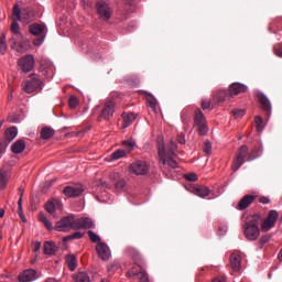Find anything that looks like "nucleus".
Returning a JSON list of instances; mask_svg holds the SVG:
<instances>
[{
    "label": "nucleus",
    "instance_id": "1",
    "mask_svg": "<svg viewBox=\"0 0 282 282\" xmlns=\"http://www.w3.org/2000/svg\"><path fill=\"white\" fill-rule=\"evenodd\" d=\"M175 151H177V144L173 141H170L166 147H164V144H159V162H161L164 167H166L167 164L170 169H177V161H175L177 154L175 153Z\"/></svg>",
    "mask_w": 282,
    "mask_h": 282
},
{
    "label": "nucleus",
    "instance_id": "2",
    "mask_svg": "<svg viewBox=\"0 0 282 282\" xmlns=\"http://www.w3.org/2000/svg\"><path fill=\"white\" fill-rule=\"evenodd\" d=\"M259 224H261V216L256 214L247 218L245 223V237L249 241H257L261 231L259 230Z\"/></svg>",
    "mask_w": 282,
    "mask_h": 282
},
{
    "label": "nucleus",
    "instance_id": "3",
    "mask_svg": "<svg viewBox=\"0 0 282 282\" xmlns=\"http://www.w3.org/2000/svg\"><path fill=\"white\" fill-rule=\"evenodd\" d=\"M43 89V80H41V76L37 74H31L29 79L23 84V91L25 94H34L36 91H41Z\"/></svg>",
    "mask_w": 282,
    "mask_h": 282
},
{
    "label": "nucleus",
    "instance_id": "4",
    "mask_svg": "<svg viewBox=\"0 0 282 282\" xmlns=\"http://www.w3.org/2000/svg\"><path fill=\"white\" fill-rule=\"evenodd\" d=\"M12 13L17 21H23V23H30V21L34 19V11H32V9H21L19 8V4H14Z\"/></svg>",
    "mask_w": 282,
    "mask_h": 282
},
{
    "label": "nucleus",
    "instance_id": "5",
    "mask_svg": "<svg viewBox=\"0 0 282 282\" xmlns=\"http://www.w3.org/2000/svg\"><path fill=\"white\" fill-rule=\"evenodd\" d=\"M55 228L58 232H69V230H76V218L74 215L65 216L56 223Z\"/></svg>",
    "mask_w": 282,
    "mask_h": 282
},
{
    "label": "nucleus",
    "instance_id": "6",
    "mask_svg": "<svg viewBox=\"0 0 282 282\" xmlns=\"http://www.w3.org/2000/svg\"><path fill=\"white\" fill-rule=\"evenodd\" d=\"M250 154L248 153V145H241L236 154V158L232 161L231 169L234 172L239 171L241 166L246 163V159H248Z\"/></svg>",
    "mask_w": 282,
    "mask_h": 282
},
{
    "label": "nucleus",
    "instance_id": "7",
    "mask_svg": "<svg viewBox=\"0 0 282 282\" xmlns=\"http://www.w3.org/2000/svg\"><path fill=\"white\" fill-rule=\"evenodd\" d=\"M29 32L33 36H40L33 40V45H35L36 47H41V45H43V41H45V26L39 23H33L29 26Z\"/></svg>",
    "mask_w": 282,
    "mask_h": 282
},
{
    "label": "nucleus",
    "instance_id": "8",
    "mask_svg": "<svg viewBox=\"0 0 282 282\" xmlns=\"http://www.w3.org/2000/svg\"><path fill=\"white\" fill-rule=\"evenodd\" d=\"M194 124L197 127L199 135H206L208 133L206 117H204V112L200 109L195 110Z\"/></svg>",
    "mask_w": 282,
    "mask_h": 282
},
{
    "label": "nucleus",
    "instance_id": "9",
    "mask_svg": "<svg viewBox=\"0 0 282 282\" xmlns=\"http://www.w3.org/2000/svg\"><path fill=\"white\" fill-rule=\"evenodd\" d=\"M18 65L24 74L32 72V69H34V55H25L21 57Z\"/></svg>",
    "mask_w": 282,
    "mask_h": 282
},
{
    "label": "nucleus",
    "instance_id": "10",
    "mask_svg": "<svg viewBox=\"0 0 282 282\" xmlns=\"http://www.w3.org/2000/svg\"><path fill=\"white\" fill-rule=\"evenodd\" d=\"M256 97L258 98V101L260 102V107H261L262 111H264L265 116L268 118H270V116L272 113V104L270 102V99H268V97L261 91H258L256 94Z\"/></svg>",
    "mask_w": 282,
    "mask_h": 282
},
{
    "label": "nucleus",
    "instance_id": "11",
    "mask_svg": "<svg viewBox=\"0 0 282 282\" xmlns=\"http://www.w3.org/2000/svg\"><path fill=\"white\" fill-rule=\"evenodd\" d=\"M129 169L130 173L134 175H147L149 173V164L145 161H135Z\"/></svg>",
    "mask_w": 282,
    "mask_h": 282
},
{
    "label": "nucleus",
    "instance_id": "12",
    "mask_svg": "<svg viewBox=\"0 0 282 282\" xmlns=\"http://www.w3.org/2000/svg\"><path fill=\"white\" fill-rule=\"evenodd\" d=\"M116 111V102L107 101L104 105L101 113L99 116V120H111L113 118V112Z\"/></svg>",
    "mask_w": 282,
    "mask_h": 282
},
{
    "label": "nucleus",
    "instance_id": "13",
    "mask_svg": "<svg viewBox=\"0 0 282 282\" xmlns=\"http://www.w3.org/2000/svg\"><path fill=\"white\" fill-rule=\"evenodd\" d=\"M96 8L99 19L102 21H109L111 19V9H109V6L106 2H97Z\"/></svg>",
    "mask_w": 282,
    "mask_h": 282
},
{
    "label": "nucleus",
    "instance_id": "14",
    "mask_svg": "<svg viewBox=\"0 0 282 282\" xmlns=\"http://www.w3.org/2000/svg\"><path fill=\"white\" fill-rule=\"evenodd\" d=\"M36 279H39V273L34 269H26L18 276V281L20 282H34Z\"/></svg>",
    "mask_w": 282,
    "mask_h": 282
},
{
    "label": "nucleus",
    "instance_id": "15",
    "mask_svg": "<svg viewBox=\"0 0 282 282\" xmlns=\"http://www.w3.org/2000/svg\"><path fill=\"white\" fill-rule=\"evenodd\" d=\"M96 252L102 261H109V258L111 257V250H109V246L105 242L97 243Z\"/></svg>",
    "mask_w": 282,
    "mask_h": 282
},
{
    "label": "nucleus",
    "instance_id": "16",
    "mask_svg": "<svg viewBox=\"0 0 282 282\" xmlns=\"http://www.w3.org/2000/svg\"><path fill=\"white\" fill-rule=\"evenodd\" d=\"M254 199H257V196L247 194L245 195L237 204L236 209L237 210H246L247 208H250L252 204H254Z\"/></svg>",
    "mask_w": 282,
    "mask_h": 282
},
{
    "label": "nucleus",
    "instance_id": "17",
    "mask_svg": "<svg viewBox=\"0 0 282 282\" xmlns=\"http://www.w3.org/2000/svg\"><path fill=\"white\" fill-rule=\"evenodd\" d=\"M83 185H72V186H66L63 189V193L66 197H79V195H83L84 193Z\"/></svg>",
    "mask_w": 282,
    "mask_h": 282
},
{
    "label": "nucleus",
    "instance_id": "18",
    "mask_svg": "<svg viewBox=\"0 0 282 282\" xmlns=\"http://www.w3.org/2000/svg\"><path fill=\"white\" fill-rule=\"evenodd\" d=\"M94 228V220L91 218H78L75 219V230H83Z\"/></svg>",
    "mask_w": 282,
    "mask_h": 282
},
{
    "label": "nucleus",
    "instance_id": "19",
    "mask_svg": "<svg viewBox=\"0 0 282 282\" xmlns=\"http://www.w3.org/2000/svg\"><path fill=\"white\" fill-rule=\"evenodd\" d=\"M191 193L197 195V197H208V195H210V189L202 185H192Z\"/></svg>",
    "mask_w": 282,
    "mask_h": 282
},
{
    "label": "nucleus",
    "instance_id": "20",
    "mask_svg": "<svg viewBox=\"0 0 282 282\" xmlns=\"http://www.w3.org/2000/svg\"><path fill=\"white\" fill-rule=\"evenodd\" d=\"M230 265L231 269L234 270V272H239V270H241V254L234 252L231 253L230 258Z\"/></svg>",
    "mask_w": 282,
    "mask_h": 282
},
{
    "label": "nucleus",
    "instance_id": "21",
    "mask_svg": "<svg viewBox=\"0 0 282 282\" xmlns=\"http://www.w3.org/2000/svg\"><path fill=\"white\" fill-rule=\"evenodd\" d=\"M246 89H247L246 85H242L240 83H234L229 86V95L239 96V94H243Z\"/></svg>",
    "mask_w": 282,
    "mask_h": 282
},
{
    "label": "nucleus",
    "instance_id": "22",
    "mask_svg": "<svg viewBox=\"0 0 282 282\" xmlns=\"http://www.w3.org/2000/svg\"><path fill=\"white\" fill-rule=\"evenodd\" d=\"M11 151L12 153H15V154L23 153V151H25V141H23L22 139L17 140L11 145Z\"/></svg>",
    "mask_w": 282,
    "mask_h": 282
},
{
    "label": "nucleus",
    "instance_id": "23",
    "mask_svg": "<svg viewBox=\"0 0 282 282\" xmlns=\"http://www.w3.org/2000/svg\"><path fill=\"white\" fill-rule=\"evenodd\" d=\"M19 133V130H17V127H11L4 131V138L7 140V144H10L14 138H17Z\"/></svg>",
    "mask_w": 282,
    "mask_h": 282
},
{
    "label": "nucleus",
    "instance_id": "24",
    "mask_svg": "<svg viewBox=\"0 0 282 282\" xmlns=\"http://www.w3.org/2000/svg\"><path fill=\"white\" fill-rule=\"evenodd\" d=\"M263 153V148L261 145L254 147L247 158V162H252V160H257Z\"/></svg>",
    "mask_w": 282,
    "mask_h": 282
},
{
    "label": "nucleus",
    "instance_id": "25",
    "mask_svg": "<svg viewBox=\"0 0 282 282\" xmlns=\"http://www.w3.org/2000/svg\"><path fill=\"white\" fill-rule=\"evenodd\" d=\"M44 254H56V251L58 250V247L52 241H45L44 242Z\"/></svg>",
    "mask_w": 282,
    "mask_h": 282
},
{
    "label": "nucleus",
    "instance_id": "26",
    "mask_svg": "<svg viewBox=\"0 0 282 282\" xmlns=\"http://www.w3.org/2000/svg\"><path fill=\"white\" fill-rule=\"evenodd\" d=\"M121 118H123L122 128L127 129V127H130L131 122H133V120H135V115H133L131 112L130 113L123 112L121 115Z\"/></svg>",
    "mask_w": 282,
    "mask_h": 282
},
{
    "label": "nucleus",
    "instance_id": "27",
    "mask_svg": "<svg viewBox=\"0 0 282 282\" xmlns=\"http://www.w3.org/2000/svg\"><path fill=\"white\" fill-rule=\"evenodd\" d=\"M57 206H61V202L57 199H51L46 203L45 209L50 213V215H54Z\"/></svg>",
    "mask_w": 282,
    "mask_h": 282
},
{
    "label": "nucleus",
    "instance_id": "28",
    "mask_svg": "<svg viewBox=\"0 0 282 282\" xmlns=\"http://www.w3.org/2000/svg\"><path fill=\"white\" fill-rule=\"evenodd\" d=\"M10 177L8 176V171L6 170H0V191L6 189L8 186Z\"/></svg>",
    "mask_w": 282,
    "mask_h": 282
},
{
    "label": "nucleus",
    "instance_id": "29",
    "mask_svg": "<svg viewBox=\"0 0 282 282\" xmlns=\"http://www.w3.org/2000/svg\"><path fill=\"white\" fill-rule=\"evenodd\" d=\"M73 281L75 282H91L87 272H78L73 274Z\"/></svg>",
    "mask_w": 282,
    "mask_h": 282
},
{
    "label": "nucleus",
    "instance_id": "30",
    "mask_svg": "<svg viewBox=\"0 0 282 282\" xmlns=\"http://www.w3.org/2000/svg\"><path fill=\"white\" fill-rule=\"evenodd\" d=\"M42 140H50V138H54V129L50 127H44L41 130Z\"/></svg>",
    "mask_w": 282,
    "mask_h": 282
},
{
    "label": "nucleus",
    "instance_id": "31",
    "mask_svg": "<svg viewBox=\"0 0 282 282\" xmlns=\"http://www.w3.org/2000/svg\"><path fill=\"white\" fill-rule=\"evenodd\" d=\"M83 237H85L83 231H75L74 234L64 237L63 242L67 243V241H72L73 239H83Z\"/></svg>",
    "mask_w": 282,
    "mask_h": 282
},
{
    "label": "nucleus",
    "instance_id": "32",
    "mask_svg": "<svg viewBox=\"0 0 282 282\" xmlns=\"http://www.w3.org/2000/svg\"><path fill=\"white\" fill-rule=\"evenodd\" d=\"M39 219L41 224L46 227V230H54V226L52 225L50 219H47V216H45V214H40Z\"/></svg>",
    "mask_w": 282,
    "mask_h": 282
},
{
    "label": "nucleus",
    "instance_id": "33",
    "mask_svg": "<svg viewBox=\"0 0 282 282\" xmlns=\"http://www.w3.org/2000/svg\"><path fill=\"white\" fill-rule=\"evenodd\" d=\"M144 95L149 107H151V109H155V107H158V99H155V97L149 93H144Z\"/></svg>",
    "mask_w": 282,
    "mask_h": 282
},
{
    "label": "nucleus",
    "instance_id": "34",
    "mask_svg": "<svg viewBox=\"0 0 282 282\" xmlns=\"http://www.w3.org/2000/svg\"><path fill=\"white\" fill-rule=\"evenodd\" d=\"M126 252L134 259V261H140V251L133 247H127Z\"/></svg>",
    "mask_w": 282,
    "mask_h": 282
},
{
    "label": "nucleus",
    "instance_id": "35",
    "mask_svg": "<svg viewBox=\"0 0 282 282\" xmlns=\"http://www.w3.org/2000/svg\"><path fill=\"white\" fill-rule=\"evenodd\" d=\"M66 263L72 272L76 270V256L70 254L66 257Z\"/></svg>",
    "mask_w": 282,
    "mask_h": 282
},
{
    "label": "nucleus",
    "instance_id": "36",
    "mask_svg": "<svg viewBox=\"0 0 282 282\" xmlns=\"http://www.w3.org/2000/svg\"><path fill=\"white\" fill-rule=\"evenodd\" d=\"M140 273H142V269L133 267L131 270L127 272V276L128 279H135L137 276H140Z\"/></svg>",
    "mask_w": 282,
    "mask_h": 282
},
{
    "label": "nucleus",
    "instance_id": "37",
    "mask_svg": "<svg viewBox=\"0 0 282 282\" xmlns=\"http://www.w3.org/2000/svg\"><path fill=\"white\" fill-rule=\"evenodd\" d=\"M216 98L218 102H224L225 100H228V98H230V93L226 90H219L216 95Z\"/></svg>",
    "mask_w": 282,
    "mask_h": 282
},
{
    "label": "nucleus",
    "instance_id": "38",
    "mask_svg": "<svg viewBox=\"0 0 282 282\" xmlns=\"http://www.w3.org/2000/svg\"><path fill=\"white\" fill-rule=\"evenodd\" d=\"M127 155V151L119 149L110 155V160H120Z\"/></svg>",
    "mask_w": 282,
    "mask_h": 282
},
{
    "label": "nucleus",
    "instance_id": "39",
    "mask_svg": "<svg viewBox=\"0 0 282 282\" xmlns=\"http://www.w3.org/2000/svg\"><path fill=\"white\" fill-rule=\"evenodd\" d=\"M275 224L272 220H265L262 223L261 228L264 232H268V230H271V228H274Z\"/></svg>",
    "mask_w": 282,
    "mask_h": 282
},
{
    "label": "nucleus",
    "instance_id": "40",
    "mask_svg": "<svg viewBox=\"0 0 282 282\" xmlns=\"http://www.w3.org/2000/svg\"><path fill=\"white\" fill-rule=\"evenodd\" d=\"M254 122H256L257 131H263V129H264L263 118H261V116H256Z\"/></svg>",
    "mask_w": 282,
    "mask_h": 282
},
{
    "label": "nucleus",
    "instance_id": "41",
    "mask_svg": "<svg viewBox=\"0 0 282 282\" xmlns=\"http://www.w3.org/2000/svg\"><path fill=\"white\" fill-rule=\"evenodd\" d=\"M267 219L273 224H276V219H279V213L276 210H270Z\"/></svg>",
    "mask_w": 282,
    "mask_h": 282
},
{
    "label": "nucleus",
    "instance_id": "42",
    "mask_svg": "<svg viewBox=\"0 0 282 282\" xmlns=\"http://www.w3.org/2000/svg\"><path fill=\"white\" fill-rule=\"evenodd\" d=\"M87 235H88L90 241H93V243H100V236H98L96 232L89 230L87 232Z\"/></svg>",
    "mask_w": 282,
    "mask_h": 282
},
{
    "label": "nucleus",
    "instance_id": "43",
    "mask_svg": "<svg viewBox=\"0 0 282 282\" xmlns=\"http://www.w3.org/2000/svg\"><path fill=\"white\" fill-rule=\"evenodd\" d=\"M203 152L206 155H210L213 153V145L210 144V141H205L203 144Z\"/></svg>",
    "mask_w": 282,
    "mask_h": 282
},
{
    "label": "nucleus",
    "instance_id": "44",
    "mask_svg": "<svg viewBox=\"0 0 282 282\" xmlns=\"http://www.w3.org/2000/svg\"><path fill=\"white\" fill-rule=\"evenodd\" d=\"M17 21H19V20H17V18L12 21L11 32H13V34L19 35V34H21V32H20V28H19V22H17Z\"/></svg>",
    "mask_w": 282,
    "mask_h": 282
},
{
    "label": "nucleus",
    "instance_id": "45",
    "mask_svg": "<svg viewBox=\"0 0 282 282\" xmlns=\"http://www.w3.org/2000/svg\"><path fill=\"white\" fill-rule=\"evenodd\" d=\"M68 106L70 109H76V107H78V98L76 96H70L68 99Z\"/></svg>",
    "mask_w": 282,
    "mask_h": 282
},
{
    "label": "nucleus",
    "instance_id": "46",
    "mask_svg": "<svg viewBox=\"0 0 282 282\" xmlns=\"http://www.w3.org/2000/svg\"><path fill=\"white\" fill-rule=\"evenodd\" d=\"M124 186H127V181H124V178L119 180L115 185L116 191L118 192L124 191Z\"/></svg>",
    "mask_w": 282,
    "mask_h": 282
},
{
    "label": "nucleus",
    "instance_id": "47",
    "mask_svg": "<svg viewBox=\"0 0 282 282\" xmlns=\"http://www.w3.org/2000/svg\"><path fill=\"white\" fill-rule=\"evenodd\" d=\"M232 113H234V118H236V119L243 118V116H246V110H243V109H234Z\"/></svg>",
    "mask_w": 282,
    "mask_h": 282
},
{
    "label": "nucleus",
    "instance_id": "48",
    "mask_svg": "<svg viewBox=\"0 0 282 282\" xmlns=\"http://www.w3.org/2000/svg\"><path fill=\"white\" fill-rule=\"evenodd\" d=\"M273 52H274L275 56H279L280 58H282V45L281 44H275L273 46Z\"/></svg>",
    "mask_w": 282,
    "mask_h": 282
},
{
    "label": "nucleus",
    "instance_id": "49",
    "mask_svg": "<svg viewBox=\"0 0 282 282\" xmlns=\"http://www.w3.org/2000/svg\"><path fill=\"white\" fill-rule=\"evenodd\" d=\"M137 279H139V282H149V275L144 271H141Z\"/></svg>",
    "mask_w": 282,
    "mask_h": 282
},
{
    "label": "nucleus",
    "instance_id": "50",
    "mask_svg": "<svg viewBox=\"0 0 282 282\" xmlns=\"http://www.w3.org/2000/svg\"><path fill=\"white\" fill-rule=\"evenodd\" d=\"M6 50H7L6 36H1L0 37V52H1V54H6Z\"/></svg>",
    "mask_w": 282,
    "mask_h": 282
},
{
    "label": "nucleus",
    "instance_id": "51",
    "mask_svg": "<svg viewBox=\"0 0 282 282\" xmlns=\"http://www.w3.org/2000/svg\"><path fill=\"white\" fill-rule=\"evenodd\" d=\"M32 250L36 254L41 250V241H34L32 242Z\"/></svg>",
    "mask_w": 282,
    "mask_h": 282
},
{
    "label": "nucleus",
    "instance_id": "52",
    "mask_svg": "<svg viewBox=\"0 0 282 282\" xmlns=\"http://www.w3.org/2000/svg\"><path fill=\"white\" fill-rule=\"evenodd\" d=\"M184 177L187 182H197V174L195 173L185 174Z\"/></svg>",
    "mask_w": 282,
    "mask_h": 282
},
{
    "label": "nucleus",
    "instance_id": "53",
    "mask_svg": "<svg viewBox=\"0 0 282 282\" xmlns=\"http://www.w3.org/2000/svg\"><path fill=\"white\" fill-rule=\"evenodd\" d=\"M123 147H126V149H128V151H133V147H135V142L134 141H123Z\"/></svg>",
    "mask_w": 282,
    "mask_h": 282
},
{
    "label": "nucleus",
    "instance_id": "54",
    "mask_svg": "<svg viewBox=\"0 0 282 282\" xmlns=\"http://www.w3.org/2000/svg\"><path fill=\"white\" fill-rule=\"evenodd\" d=\"M200 107H202L203 111H206V109H208L210 107V100L203 99Z\"/></svg>",
    "mask_w": 282,
    "mask_h": 282
},
{
    "label": "nucleus",
    "instance_id": "55",
    "mask_svg": "<svg viewBox=\"0 0 282 282\" xmlns=\"http://www.w3.org/2000/svg\"><path fill=\"white\" fill-rule=\"evenodd\" d=\"M271 239V236L270 235H264L260 238V243L261 246H265V243H268Z\"/></svg>",
    "mask_w": 282,
    "mask_h": 282
},
{
    "label": "nucleus",
    "instance_id": "56",
    "mask_svg": "<svg viewBox=\"0 0 282 282\" xmlns=\"http://www.w3.org/2000/svg\"><path fill=\"white\" fill-rule=\"evenodd\" d=\"M22 202H23V199H22V197H20L18 200V206H19L20 217L23 221V204H22Z\"/></svg>",
    "mask_w": 282,
    "mask_h": 282
},
{
    "label": "nucleus",
    "instance_id": "57",
    "mask_svg": "<svg viewBox=\"0 0 282 282\" xmlns=\"http://www.w3.org/2000/svg\"><path fill=\"white\" fill-rule=\"evenodd\" d=\"M118 268H119L118 262H113L110 265H108L107 270H108V272H116V270H118Z\"/></svg>",
    "mask_w": 282,
    "mask_h": 282
},
{
    "label": "nucleus",
    "instance_id": "58",
    "mask_svg": "<svg viewBox=\"0 0 282 282\" xmlns=\"http://www.w3.org/2000/svg\"><path fill=\"white\" fill-rule=\"evenodd\" d=\"M177 142L178 144H186V139L184 137V133L178 134Z\"/></svg>",
    "mask_w": 282,
    "mask_h": 282
},
{
    "label": "nucleus",
    "instance_id": "59",
    "mask_svg": "<svg viewBox=\"0 0 282 282\" xmlns=\"http://www.w3.org/2000/svg\"><path fill=\"white\" fill-rule=\"evenodd\" d=\"M260 204H270V198L265 197V196H261L259 198Z\"/></svg>",
    "mask_w": 282,
    "mask_h": 282
},
{
    "label": "nucleus",
    "instance_id": "60",
    "mask_svg": "<svg viewBox=\"0 0 282 282\" xmlns=\"http://www.w3.org/2000/svg\"><path fill=\"white\" fill-rule=\"evenodd\" d=\"M6 151V145L0 142V153H3Z\"/></svg>",
    "mask_w": 282,
    "mask_h": 282
},
{
    "label": "nucleus",
    "instance_id": "61",
    "mask_svg": "<svg viewBox=\"0 0 282 282\" xmlns=\"http://www.w3.org/2000/svg\"><path fill=\"white\" fill-rule=\"evenodd\" d=\"M6 215V210L3 208H0V217H3Z\"/></svg>",
    "mask_w": 282,
    "mask_h": 282
},
{
    "label": "nucleus",
    "instance_id": "62",
    "mask_svg": "<svg viewBox=\"0 0 282 282\" xmlns=\"http://www.w3.org/2000/svg\"><path fill=\"white\" fill-rule=\"evenodd\" d=\"M100 282H109V280H105V279H102Z\"/></svg>",
    "mask_w": 282,
    "mask_h": 282
},
{
    "label": "nucleus",
    "instance_id": "63",
    "mask_svg": "<svg viewBox=\"0 0 282 282\" xmlns=\"http://www.w3.org/2000/svg\"><path fill=\"white\" fill-rule=\"evenodd\" d=\"M1 127H3V121H0V129H1Z\"/></svg>",
    "mask_w": 282,
    "mask_h": 282
},
{
    "label": "nucleus",
    "instance_id": "64",
    "mask_svg": "<svg viewBox=\"0 0 282 282\" xmlns=\"http://www.w3.org/2000/svg\"><path fill=\"white\" fill-rule=\"evenodd\" d=\"M46 282H52V279L46 280Z\"/></svg>",
    "mask_w": 282,
    "mask_h": 282
}]
</instances>
